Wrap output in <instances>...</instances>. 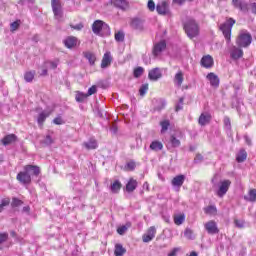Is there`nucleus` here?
<instances>
[{
    "mask_svg": "<svg viewBox=\"0 0 256 256\" xmlns=\"http://www.w3.org/2000/svg\"><path fill=\"white\" fill-rule=\"evenodd\" d=\"M158 15H169V2L162 1L156 5Z\"/></svg>",
    "mask_w": 256,
    "mask_h": 256,
    "instance_id": "nucleus-12",
    "label": "nucleus"
},
{
    "mask_svg": "<svg viewBox=\"0 0 256 256\" xmlns=\"http://www.w3.org/2000/svg\"><path fill=\"white\" fill-rule=\"evenodd\" d=\"M9 239V234L7 232L0 233V245H3V243L7 242Z\"/></svg>",
    "mask_w": 256,
    "mask_h": 256,
    "instance_id": "nucleus-52",
    "label": "nucleus"
},
{
    "mask_svg": "<svg viewBox=\"0 0 256 256\" xmlns=\"http://www.w3.org/2000/svg\"><path fill=\"white\" fill-rule=\"evenodd\" d=\"M97 93V86L93 85L88 89V92L86 93L87 97H91V95H95Z\"/></svg>",
    "mask_w": 256,
    "mask_h": 256,
    "instance_id": "nucleus-53",
    "label": "nucleus"
},
{
    "mask_svg": "<svg viewBox=\"0 0 256 256\" xmlns=\"http://www.w3.org/2000/svg\"><path fill=\"white\" fill-rule=\"evenodd\" d=\"M64 47L67 49H73L74 47H77V37L75 36H68L63 40Z\"/></svg>",
    "mask_w": 256,
    "mask_h": 256,
    "instance_id": "nucleus-14",
    "label": "nucleus"
},
{
    "mask_svg": "<svg viewBox=\"0 0 256 256\" xmlns=\"http://www.w3.org/2000/svg\"><path fill=\"white\" fill-rule=\"evenodd\" d=\"M161 77H163V71L159 67L151 69L148 73V79L150 81H159Z\"/></svg>",
    "mask_w": 256,
    "mask_h": 256,
    "instance_id": "nucleus-9",
    "label": "nucleus"
},
{
    "mask_svg": "<svg viewBox=\"0 0 256 256\" xmlns=\"http://www.w3.org/2000/svg\"><path fill=\"white\" fill-rule=\"evenodd\" d=\"M157 233V229L155 226H152L148 229L147 233L143 235L142 240L144 243H149L155 239V234Z\"/></svg>",
    "mask_w": 256,
    "mask_h": 256,
    "instance_id": "nucleus-13",
    "label": "nucleus"
},
{
    "mask_svg": "<svg viewBox=\"0 0 256 256\" xmlns=\"http://www.w3.org/2000/svg\"><path fill=\"white\" fill-rule=\"evenodd\" d=\"M21 205H23V201L22 200H20L17 197H13L12 198L11 207H21Z\"/></svg>",
    "mask_w": 256,
    "mask_h": 256,
    "instance_id": "nucleus-45",
    "label": "nucleus"
},
{
    "mask_svg": "<svg viewBox=\"0 0 256 256\" xmlns=\"http://www.w3.org/2000/svg\"><path fill=\"white\" fill-rule=\"evenodd\" d=\"M51 69H57V62H50Z\"/></svg>",
    "mask_w": 256,
    "mask_h": 256,
    "instance_id": "nucleus-64",
    "label": "nucleus"
},
{
    "mask_svg": "<svg viewBox=\"0 0 256 256\" xmlns=\"http://www.w3.org/2000/svg\"><path fill=\"white\" fill-rule=\"evenodd\" d=\"M166 47H167V43H165V41H161L158 44H156L153 49L154 57H158V55H161V53H163Z\"/></svg>",
    "mask_w": 256,
    "mask_h": 256,
    "instance_id": "nucleus-18",
    "label": "nucleus"
},
{
    "mask_svg": "<svg viewBox=\"0 0 256 256\" xmlns=\"http://www.w3.org/2000/svg\"><path fill=\"white\" fill-rule=\"evenodd\" d=\"M219 181V175L215 174L213 178L211 179V183L213 184V187H217V182Z\"/></svg>",
    "mask_w": 256,
    "mask_h": 256,
    "instance_id": "nucleus-58",
    "label": "nucleus"
},
{
    "mask_svg": "<svg viewBox=\"0 0 256 256\" xmlns=\"http://www.w3.org/2000/svg\"><path fill=\"white\" fill-rule=\"evenodd\" d=\"M248 201H251L252 203L256 201V189H252L249 191Z\"/></svg>",
    "mask_w": 256,
    "mask_h": 256,
    "instance_id": "nucleus-48",
    "label": "nucleus"
},
{
    "mask_svg": "<svg viewBox=\"0 0 256 256\" xmlns=\"http://www.w3.org/2000/svg\"><path fill=\"white\" fill-rule=\"evenodd\" d=\"M84 147H86L88 150L97 149V140L90 139L89 141L84 142Z\"/></svg>",
    "mask_w": 256,
    "mask_h": 256,
    "instance_id": "nucleus-33",
    "label": "nucleus"
},
{
    "mask_svg": "<svg viewBox=\"0 0 256 256\" xmlns=\"http://www.w3.org/2000/svg\"><path fill=\"white\" fill-rule=\"evenodd\" d=\"M53 123H54L55 125H63V118H61V117H56V118L53 119Z\"/></svg>",
    "mask_w": 256,
    "mask_h": 256,
    "instance_id": "nucleus-60",
    "label": "nucleus"
},
{
    "mask_svg": "<svg viewBox=\"0 0 256 256\" xmlns=\"http://www.w3.org/2000/svg\"><path fill=\"white\" fill-rule=\"evenodd\" d=\"M235 24V19L228 18L224 23L220 25V31H222L226 43H231V31L233 29V25Z\"/></svg>",
    "mask_w": 256,
    "mask_h": 256,
    "instance_id": "nucleus-4",
    "label": "nucleus"
},
{
    "mask_svg": "<svg viewBox=\"0 0 256 256\" xmlns=\"http://www.w3.org/2000/svg\"><path fill=\"white\" fill-rule=\"evenodd\" d=\"M184 31L190 39L199 35V24L195 19L190 18L184 23Z\"/></svg>",
    "mask_w": 256,
    "mask_h": 256,
    "instance_id": "nucleus-1",
    "label": "nucleus"
},
{
    "mask_svg": "<svg viewBox=\"0 0 256 256\" xmlns=\"http://www.w3.org/2000/svg\"><path fill=\"white\" fill-rule=\"evenodd\" d=\"M160 126H161V133H165L171 126V122H169V120H164L160 122Z\"/></svg>",
    "mask_w": 256,
    "mask_h": 256,
    "instance_id": "nucleus-40",
    "label": "nucleus"
},
{
    "mask_svg": "<svg viewBox=\"0 0 256 256\" xmlns=\"http://www.w3.org/2000/svg\"><path fill=\"white\" fill-rule=\"evenodd\" d=\"M213 63V57H211V55L203 56L201 59V65L202 67H205V69H211Z\"/></svg>",
    "mask_w": 256,
    "mask_h": 256,
    "instance_id": "nucleus-19",
    "label": "nucleus"
},
{
    "mask_svg": "<svg viewBox=\"0 0 256 256\" xmlns=\"http://www.w3.org/2000/svg\"><path fill=\"white\" fill-rule=\"evenodd\" d=\"M71 29H74L75 31H81V29H83V24L79 23L76 25H71Z\"/></svg>",
    "mask_w": 256,
    "mask_h": 256,
    "instance_id": "nucleus-61",
    "label": "nucleus"
},
{
    "mask_svg": "<svg viewBox=\"0 0 256 256\" xmlns=\"http://www.w3.org/2000/svg\"><path fill=\"white\" fill-rule=\"evenodd\" d=\"M137 180L131 178L128 183L126 184V191L127 193H133L137 189Z\"/></svg>",
    "mask_w": 256,
    "mask_h": 256,
    "instance_id": "nucleus-27",
    "label": "nucleus"
},
{
    "mask_svg": "<svg viewBox=\"0 0 256 256\" xmlns=\"http://www.w3.org/2000/svg\"><path fill=\"white\" fill-rule=\"evenodd\" d=\"M122 184L119 180L114 181L110 186V190L112 193H119L121 191Z\"/></svg>",
    "mask_w": 256,
    "mask_h": 256,
    "instance_id": "nucleus-30",
    "label": "nucleus"
},
{
    "mask_svg": "<svg viewBox=\"0 0 256 256\" xmlns=\"http://www.w3.org/2000/svg\"><path fill=\"white\" fill-rule=\"evenodd\" d=\"M153 104L154 111H162V109H165V105H167V103L163 99H154Z\"/></svg>",
    "mask_w": 256,
    "mask_h": 256,
    "instance_id": "nucleus-26",
    "label": "nucleus"
},
{
    "mask_svg": "<svg viewBox=\"0 0 256 256\" xmlns=\"http://www.w3.org/2000/svg\"><path fill=\"white\" fill-rule=\"evenodd\" d=\"M184 236L186 237V239H190L191 241L193 239H195V236H193V230L187 228L184 232Z\"/></svg>",
    "mask_w": 256,
    "mask_h": 256,
    "instance_id": "nucleus-50",
    "label": "nucleus"
},
{
    "mask_svg": "<svg viewBox=\"0 0 256 256\" xmlns=\"http://www.w3.org/2000/svg\"><path fill=\"white\" fill-rule=\"evenodd\" d=\"M181 251V248H173L171 252L168 253V256H177V253Z\"/></svg>",
    "mask_w": 256,
    "mask_h": 256,
    "instance_id": "nucleus-59",
    "label": "nucleus"
},
{
    "mask_svg": "<svg viewBox=\"0 0 256 256\" xmlns=\"http://www.w3.org/2000/svg\"><path fill=\"white\" fill-rule=\"evenodd\" d=\"M150 149L152 151H162L163 150V143H161L160 141H152V143L150 144Z\"/></svg>",
    "mask_w": 256,
    "mask_h": 256,
    "instance_id": "nucleus-29",
    "label": "nucleus"
},
{
    "mask_svg": "<svg viewBox=\"0 0 256 256\" xmlns=\"http://www.w3.org/2000/svg\"><path fill=\"white\" fill-rule=\"evenodd\" d=\"M16 179L21 185H31L32 178L25 169L17 174Z\"/></svg>",
    "mask_w": 256,
    "mask_h": 256,
    "instance_id": "nucleus-8",
    "label": "nucleus"
},
{
    "mask_svg": "<svg viewBox=\"0 0 256 256\" xmlns=\"http://www.w3.org/2000/svg\"><path fill=\"white\" fill-rule=\"evenodd\" d=\"M198 123L199 125H201V127H205V125H208V123H211V114L207 112L202 113L199 116Z\"/></svg>",
    "mask_w": 256,
    "mask_h": 256,
    "instance_id": "nucleus-17",
    "label": "nucleus"
},
{
    "mask_svg": "<svg viewBox=\"0 0 256 256\" xmlns=\"http://www.w3.org/2000/svg\"><path fill=\"white\" fill-rule=\"evenodd\" d=\"M111 61H113V58L111 57V52H106L102 58L101 68L107 69V67L111 65Z\"/></svg>",
    "mask_w": 256,
    "mask_h": 256,
    "instance_id": "nucleus-21",
    "label": "nucleus"
},
{
    "mask_svg": "<svg viewBox=\"0 0 256 256\" xmlns=\"http://www.w3.org/2000/svg\"><path fill=\"white\" fill-rule=\"evenodd\" d=\"M223 123L226 131H231V118L229 116L224 117Z\"/></svg>",
    "mask_w": 256,
    "mask_h": 256,
    "instance_id": "nucleus-43",
    "label": "nucleus"
},
{
    "mask_svg": "<svg viewBox=\"0 0 256 256\" xmlns=\"http://www.w3.org/2000/svg\"><path fill=\"white\" fill-rule=\"evenodd\" d=\"M149 91V84H142L139 89V94L141 97H144V95Z\"/></svg>",
    "mask_w": 256,
    "mask_h": 256,
    "instance_id": "nucleus-47",
    "label": "nucleus"
},
{
    "mask_svg": "<svg viewBox=\"0 0 256 256\" xmlns=\"http://www.w3.org/2000/svg\"><path fill=\"white\" fill-rule=\"evenodd\" d=\"M92 31L95 35H100L101 37L111 34V28L103 20H95L92 24Z\"/></svg>",
    "mask_w": 256,
    "mask_h": 256,
    "instance_id": "nucleus-2",
    "label": "nucleus"
},
{
    "mask_svg": "<svg viewBox=\"0 0 256 256\" xmlns=\"http://www.w3.org/2000/svg\"><path fill=\"white\" fill-rule=\"evenodd\" d=\"M247 159V151L240 150V152L237 154L236 161L237 163H243Z\"/></svg>",
    "mask_w": 256,
    "mask_h": 256,
    "instance_id": "nucleus-31",
    "label": "nucleus"
},
{
    "mask_svg": "<svg viewBox=\"0 0 256 256\" xmlns=\"http://www.w3.org/2000/svg\"><path fill=\"white\" fill-rule=\"evenodd\" d=\"M174 83H176V85L178 87H181V85H183V72L179 71L178 73H176L175 77H174Z\"/></svg>",
    "mask_w": 256,
    "mask_h": 256,
    "instance_id": "nucleus-32",
    "label": "nucleus"
},
{
    "mask_svg": "<svg viewBox=\"0 0 256 256\" xmlns=\"http://www.w3.org/2000/svg\"><path fill=\"white\" fill-rule=\"evenodd\" d=\"M130 26L136 31H143V20L140 18H134L132 19Z\"/></svg>",
    "mask_w": 256,
    "mask_h": 256,
    "instance_id": "nucleus-23",
    "label": "nucleus"
},
{
    "mask_svg": "<svg viewBox=\"0 0 256 256\" xmlns=\"http://www.w3.org/2000/svg\"><path fill=\"white\" fill-rule=\"evenodd\" d=\"M174 223L175 225H183V223H185V215L183 213L175 215Z\"/></svg>",
    "mask_w": 256,
    "mask_h": 256,
    "instance_id": "nucleus-35",
    "label": "nucleus"
},
{
    "mask_svg": "<svg viewBox=\"0 0 256 256\" xmlns=\"http://www.w3.org/2000/svg\"><path fill=\"white\" fill-rule=\"evenodd\" d=\"M204 213H206V215H213L217 213V208L215 206H208L204 209Z\"/></svg>",
    "mask_w": 256,
    "mask_h": 256,
    "instance_id": "nucleus-44",
    "label": "nucleus"
},
{
    "mask_svg": "<svg viewBox=\"0 0 256 256\" xmlns=\"http://www.w3.org/2000/svg\"><path fill=\"white\" fill-rule=\"evenodd\" d=\"M125 253H127V250L123 248V245L121 244L115 245V250H114L115 256H123L125 255Z\"/></svg>",
    "mask_w": 256,
    "mask_h": 256,
    "instance_id": "nucleus-28",
    "label": "nucleus"
},
{
    "mask_svg": "<svg viewBox=\"0 0 256 256\" xmlns=\"http://www.w3.org/2000/svg\"><path fill=\"white\" fill-rule=\"evenodd\" d=\"M234 223L238 229H243V227H245V222L243 220H235Z\"/></svg>",
    "mask_w": 256,
    "mask_h": 256,
    "instance_id": "nucleus-56",
    "label": "nucleus"
},
{
    "mask_svg": "<svg viewBox=\"0 0 256 256\" xmlns=\"http://www.w3.org/2000/svg\"><path fill=\"white\" fill-rule=\"evenodd\" d=\"M147 7H148L149 11H155V2L153 0H149Z\"/></svg>",
    "mask_w": 256,
    "mask_h": 256,
    "instance_id": "nucleus-57",
    "label": "nucleus"
},
{
    "mask_svg": "<svg viewBox=\"0 0 256 256\" xmlns=\"http://www.w3.org/2000/svg\"><path fill=\"white\" fill-rule=\"evenodd\" d=\"M35 79V71H28L24 74V80L26 83H32V81Z\"/></svg>",
    "mask_w": 256,
    "mask_h": 256,
    "instance_id": "nucleus-36",
    "label": "nucleus"
},
{
    "mask_svg": "<svg viewBox=\"0 0 256 256\" xmlns=\"http://www.w3.org/2000/svg\"><path fill=\"white\" fill-rule=\"evenodd\" d=\"M232 7L242 13H249V2L246 0H232Z\"/></svg>",
    "mask_w": 256,
    "mask_h": 256,
    "instance_id": "nucleus-6",
    "label": "nucleus"
},
{
    "mask_svg": "<svg viewBox=\"0 0 256 256\" xmlns=\"http://www.w3.org/2000/svg\"><path fill=\"white\" fill-rule=\"evenodd\" d=\"M51 7L55 19L61 21L63 19V5H61V0H51Z\"/></svg>",
    "mask_w": 256,
    "mask_h": 256,
    "instance_id": "nucleus-5",
    "label": "nucleus"
},
{
    "mask_svg": "<svg viewBox=\"0 0 256 256\" xmlns=\"http://www.w3.org/2000/svg\"><path fill=\"white\" fill-rule=\"evenodd\" d=\"M126 167L130 170V171H133L135 169V162L131 161V162H128L126 164Z\"/></svg>",
    "mask_w": 256,
    "mask_h": 256,
    "instance_id": "nucleus-62",
    "label": "nucleus"
},
{
    "mask_svg": "<svg viewBox=\"0 0 256 256\" xmlns=\"http://www.w3.org/2000/svg\"><path fill=\"white\" fill-rule=\"evenodd\" d=\"M248 9L251 11L253 15H256V2H253V0L249 1Z\"/></svg>",
    "mask_w": 256,
    "mask_h": 256,
    "instance_id": "nucleus-49",
    "label": "nucleus"
},
{
    "mask_svg": "<svg viewBox=\"0 0 256 256\" xmlns=\"http://www.w3.org/2000/svg\"><path fill=\"white\" fill-rule=\"evenodd\" d=\"M42 143H44V145H52L53 138H51V135H47Z\"/></svg>",
    "mask_w": 256,
    "mask_h": 256,
    "instance_id": "nucleus-55",
    "label": "nucleus"
},
{
    "mask_svg": "<svg viewBox=\"0 0 256 256\" xmlns=\"http://www.w3.org/2000/svg\"><path fill=\"white\" fill-rule=\"evenodd\" d=\"M183 101H185V99L183 97H181L179 99V102L176 104V107H175V111H181L183 109Z\"/></svg>",
    "mask_w": 256,
    "mask_h": 256,
    "instance_id": "nucleus-54",
    "label": "nucleus"
},
{
    "mask_svg": "<svg viewBox=\"0 0 256 256\" xmlns=\"http://www.w3.org/2000/svg\"><path fill=\"white\" fill-rule=\"evenodd\" d=\"M206 79H208V81H210V85L211 87H219V76H217L215 73L210 72L208 73V75L206 76Z\"/></svg>",
    "mask_w": 256,
    "mask_h": 256,
    "instance_id": "nucleus-20",
    "label": "nucleus"
},
{
    "mask_svg": "<svg viewBox=\"0 0 256 256\" xmlns=\"http://www.w3.org/2000/svg\"><path fill=\"white\" fill-rule=\"evenodd\" d=\"M21 25V21H14L10 24L11 31H17L19 29V26Z\"/></svg>",
    "mask_w": 256,
    "mask_h": 256,
    "instance_id": "nucleus-51",
    "label": "nucleus"
},
{
    "mask_svg": "<svg viewBox=\"0 0 256 256\" xmlns=\"http://www.w3.org/2000/svg\"><path fill=\"white\" fill-rule=\"evenodd\" d=\"M110 131L111 133H117V125L113 124L111 127H110Z\"/></svg>",
    "mask_w": 256,
    "mask_h": 256,
    "instance_id": "nucleus-63",
    "label": "nucleus"
},
{
    "mask_svg": "<svg viewBox=\"0 0 256 256\" xmlns=\"http://www.w3.org/2000/svg\"><path fill=\"white\" fill-rule=\"evenodd\" d=\"M51 115V112L42 111L38 114L37 123L40 127H43V123L47 120V117Z\"/></svg>",
    "mask_w": 256,
    "mask_h": 256,
    "instance_id": "nucleus-25",
    "label": "nucleus"
},
{
    "mask_svg": "<svg viewBox=\"0 0 256 256\" xmlns=\"http://www.w3.org/2000/svg\"><path fill=\"white\" fill-rule=\"evenodd\" d=\"M144 71H145V69H143V67L139 66L134 69L133 75L136 79H139V77H141V75H143Z\"/></svg>",
    "mask_w": 256,
    "mask_h": 256,
    "instance_id": "nucleus-42",
    "label": "nucleus"
},
{
    "mask_svg": "<svg viewBox=\"0 0 256 256\" xmlns=\"http://www.w3.org/2000/svg\"><path fill=\"white\" fill-rule=\"evenodd\" d=\"M251 43H253V36H251V33L247 30H241L236 39V45H238V47L247 48Z\"/></svg>",
    "mask_w": 256,
    "mask_h": 256,
    "instance_id": "nucleus-3",
    "label": "nucleus"
},
{
    "mask_svg": "<svg viewBox=\"0 0 256 256\" xmlns=\"http://www.w3.org/2000/svg\"><path fill=\"white\" fill-rule=\"evenodd\" d=\"M183 183H185V175L183 174L177 175L171 181V185L173 187H177V189H181V187H183Z\"/></svg>",
    "mask_w": 256,
    "mask_h": 256,
    "instance_id": "nucleus-16",
    "label": "nucleus"
},
{
    "mask_svg": "<svg viewBox=\"0 0 256 256\" xmlns=\"http://www.w3.org/2000/svg\"><path fill=\"white\" fill-rule=\"evenodd\" d=\"M17 141V135L8 134L2 139V144L7 147V145H11V143H15Z\"/></svg>",
    "mask_w": 256,
    "mask_h": 256,
    "instance_id": "nucleus-24",
    "label": "nucleus"
},
{
    "mask_svg": "<svg viewBox=\"0 0 256 256\" xmlns=\"http://www.w3.org/2000/svg\"><path fill=\"white\" fill-rule=\"evenodd\" d=\"M115 41L118 43H123L125 41V33L123 31H118L115 33Z\"/></svg>",
    "mask_w": 256,
    "mask_h": 256,
    "instance_id": "nucleus-38",
    "label": "nucleus"
},
{
    "mask_svg": "<svg viewBox=\"0 0 256 256\" xmlns=\"http://www.w3.org/2000/svg\"><path fill=\"white\" fill-rule=\"evenodd\" d=\"M170 143L172 147H180L181 146V141L177 139L175 136L170 137Z\"/></svg>",
    "mask_w": 256,
    "mask_h": 256,
    "instance_id": "nucleus-46",
    "label": "nucleus"
},
{
    "mask_svg": "<svg viewBox=\"0 0 256 256\" xmlns=\"http://www.w3.org/2000/svg\"><path fill=\"white\" fill-rule=\"evenodd\" d=\"M24 170H26L30 177H37L38 175H41V168L36 165H26L24 166Z\"/></svg>",
    "mask_w": 256,
    "mask_h": 256,
    "instance_id": "nucleus-11",
    "label": "nucleus"
},
{
    "mask_svg": "<svg viewBox=\"0 0 256 256\" xmlns=\"http://www.w3.org/2000/svg\"><path fill=\"white\" fill-rule=\"evenodd\" d=\"M84 57L89 61L90 65H95V61H97V57L95 56V54L91 52H86L84 54Z\"/></svg>",
    "mask_w": 256,
    "mask_h": 256,
    "instance_id": "nucleus-34",
    "label": "nucleus"
},
{
    "mask_svg": "<svg viewBox=\"0 0 256 256\" xmlns=\"http://www.w3.org/2000/svg\"><path fill=\"white\" fill-rule=\"evenodd\" d=\"M231 187V180H223L220 182L219 188L216 192L218 197H225L227 195V191Z\"/></svg>",
    "mask_w": 256,
    "mask_h": 256,
    "instance_id": "nucleus-7",
    "label": "nucleus"
},
{
    "mask_svg": "<svg viewBox=\"0 0 256 256\" xmlns=\"http://www.w3.org/2000/svg\"><path fill=\"white\" fill-rule=\"evenodd\" d=\"M10 203H11V200L9 198L2 199L0 203V213H2L5 207H9Z\"/></svg>",
    "mask_w": 256,
    "mask_h": 256,
    "instance_id": "nucleus-41",
    "label": "nucleus"
},
{
    "mask_svg": "<svg viewBox=\"0 0 256 256\" xmlns=\"http://www.w3.org/2000/svg\"><path fill=\"white\" fill-rule=\"evenodd\" d=\"M111 4L118 9H122L123 11L129 7L127 0H111Z\"/></svg>",
    "mask_w": 256,
    "mask_h": 256,
    "instance_id": "nucleus-22",
    "label": "nucleus"
},
{
    "mask_svg": "<svg viewBox=\"0 0 256 256\" xmlns=\"http://www.w3.org/2000/svg\"><path fill=\"white\" fill-rule=\"evenodd\" d=\"M230 57L234 61H237L243 57V49L233 46L232 49L230 50Z\"/></svg>",
    "mask_w": 256,
    "mask_h": 256,
    "instance_id": "nucleus-15",
    "label": "nucleus"
},
{
    "mask_svg": "<svg viewBox=\"0 0 256 256\" xmlns=\"http://www.w3.org/2000/svg\"><path fill=\"white\" fill-rule=\"evenodd\" d=\"M87 97H89V96H87V94H85L83 92H77L75 99H76L77 103H83V101H85V99H87Z\"/></svg>",
    "mask_w": 256,
    "mask_h": 256,
    "instance_id": "nucleus-39",
    "label": "nucleus"
},
{
    "mask_svg": "<svg viewBox=\"0 0 256 256\" xmlns=\"http://www.w3.org/2000/svg\"><path fill=\"white\" fill-rule=\"evenodd\" d=\"M129 227H131V222L126 223V225L120 226L117 229L118 235H125V233H127V229H129Z\"/></svg>",
    "mask_w": 256,
    "mask_h": 256,
    "instance_id": "nucleus-37",
    "label": "nucleus"
},
{
    "mask_svg": "<svg viewBox=\"0 0 256 256\" xmlns=\"http://www.w3.org/2000/svg\"><path fill=\"white\" fill-rule=\"evenodd\" d=\"M204 227L209 235H217V233H219L216 221L210 220L204 225Z\"/></svg>",
    "mask_w": 256,
    "mask_h": 256,
    "instance_id": "nucleus-10",
    "label": "nucleus"
}]
</instances>
